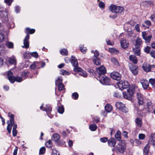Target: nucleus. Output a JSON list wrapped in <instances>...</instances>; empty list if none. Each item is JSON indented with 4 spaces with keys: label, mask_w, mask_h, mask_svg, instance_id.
I'll use <instances>...</instances> for the list:
<instances>
[{
    "label": "nucleus",
    "mask_w": 155,
    "mask_h": 155,
    "mask_svg": "<svg viewBox=\"0 0 155 155\" xmlns=\"http://www.w3.org/2000/svg\"><path fill=\"white\" fill-rule=\"evenodd\" d=\"M139 90L137 86L135 85H132V87L127 90V92L123 93V97L127 99H130L134 92L136 91V90Z\"/></svg>",
    "instance_id": "nucleus-1"
},
{
    "label": "nucleus",
    "mask_w": 155,
    "mask_h": 155,
    "mask_svg": "<svg viewBox=\"0 0 155 155\" xmlns=\"http://www.w3.org/2000/svg\"><path fill=\"white\" fill-rule=\"evenodd\" d=\"M110 10L112 12L116 13H120L123 11V8L120 6H118L114 5H111L109 7Z\"/></svg>",
    "instance_id": "nucleus-2"
},
{
    "label": "nucleus",
    "mask_w": 155,
    "mask_h": 155,
    "mask_svg": "<svg viewBox=\"0 0 155 155\" xmlns=\"http://www.w3.org/2000/svg\"><path fill=\"white\" fill-rule=\"evenodd\" d=\"M126 148V144L124 141H122L118 143L116 146L117 150L119 153H123L125 151Z\"/></svg>",
    "instance_id": "nucleus-3"
},
{
    "label": "nucleus",
    "mask_w": 155,
    "mask_h": 155,
    "mask_svg": "<svg viewBox=\"0 0 155 155\" xmlns=\"http://www.w3.org/2000/svg\"><path fill=\"white\" fill-rule=\"evenodd\" d=\"M115 106L119 110L124 113L128 112V109L125 105L121 102H117L116 103Z\"/></svg>",
    "instance_id": "nucleus-4"
},
{
    "label": "nucleus",
    "mask_w": 155,
    "mask_h": 155,
    "mask_svg": "<svg viewBox=\"0 0 155 155\" xmlns=\"http://www.w3.org/2000/svg\"><path fill=\"white\" fill-rule=\"evenodd\" d=\"M71 64L74 67V71H80L81 68L78 67V63L76 58L75 57L72 56L71 58Z\"/></svg>",
    "instance_id": "nucleus-5"
},
{
    "label": "nucleus",
    "mask_w": 155,
    "mask_h": 155,
    "mask_svg": "<svg viewBox=\"0 0 155 155\" xmlns=\"http://www.w3.org/2000/svg\"><path fill=\"white\" fill-rule=\"evenodd\" d=\"M117 84L119 87L122 88L123 89L127 88L129 85L127 81L124 80L120 81L118 82Z\"/></svg>",
    "instance_id": "nucleus-6"
},
{
    "label": "nucleus",
    "mask_w": 155,
    "mask_h": 155,
    "mask_svg": "<svg viewBox=\"0 0 155 155\" xmlns=\"http://www.w3.org/2000/svg\"><path fill=\"white\" fill-rule=\"evenodd\" d=\"M140 82L144 90H147L149 88V81L143 78L140 80Z\"/></svg>",
    "instance_id": "nucleus-7"
},
{
    "label": "nucleus",
    "mask_w": 155,
    "mask_h": 155,
    "mask_svg": "<svg viewBox=\"0 0 155 155\" xmlns=\"http://www.w3.org/2000/svg\"><path fill=\"white\" fill-rule=\"evenodd\" d=\"M155 67V66L154 65H150L147 63H144L142 66L143 70L147 72L150 71L151 68H154Z\"/></svg>",
    "instance_id": "nucleus-8"
},
{
    "label": "nucleus",
    "mask_w": 155,
    "mask_h": 155,
    "mask_svg": "<svg viewBox=\"0 0 155 155\" xmlns=\"http://www.w3.org/2000/svg\"><path fill=\"white\" fill-rule=\"evenodd\" d=\"M62 80L61 78H58L55 81L56 85H58V90L59 91H62L64 88V86L62 83Z\"/></svg>",
    "instance_id": "nucleus-9"
},
{
    "label": "nucleus",
    "mask_w": 155,
    "mask_h": 155,
    "mask_svg": "<svg viewBox=\"0 0 155 155\" xmlns=\"http://www.w3.org/2000/svg\"><path fill=\"white\" fill-rule=\"evenodd\" d=\"M130 70L131 71L133 74L134 75L137 74L138 73V68L137 66L130 64L129 65Z\"/></svg>",
    "instance_id": "nucleus-10"
},
{
    "label": "nucleus",
    "mask_w": 155,
    "mask_h": 155,
    "mask_svg": "<svg viewBox=\"0 0 155 155\" xmlns=\"http://www.w3.org/2000/svg\"><path fill=\"white\" fill-rule=\"evenodd\" d=\"M96 71L99 75L104 74L106 72V70L103 66H101L100 67L97 68H96Z\"/></svg>",
    "instance_id": "nucleus-11"
},
{
    "label": "nucleus",
    "mask_w": 155,
    "mask_h": 155,
    "mask_svg": "<svg viewBox=\"0 0 155 155\" xmlns=\"http://www.w3.org/2000/svg\"><path fill=\"white\" fill-rule=\"evenodd\" d=\"M29 38V35L28 34L27 35L25 38L24 40V45L22 46V47L23 48H28L29 47V43L28 41Z\"/></svg>",
    "instance_id": "nucleus-12"
},
{
    "label": "nucleus",
    "mask_w": 155,
    "mask_h": 155,
    "mask_svg": "<svg viewBox=\"0 0 155 155\" xmlns=\"http://www.w3.org/2000/svg\"><path fill=\"white\" fill-rule=\"evenodd\" d=\"M98 79L103 84L108 85L110 82L109 78H98Z\"/></svg>",
    "instance_id": "nucleus-13"
},
{
    "label": "nucleus",
    "mask_w": 155,
    "mask_h": 155,
    "mask_svg": "<svg viewBox=\"0 0 155 155\" xmlns=\"http://www.w3.org/2000/svg\"><path fill=\"white\" fill-rule=\"evenodd\" d=\"M120 44L121 47L125 49L128 47L129 43L126 40L123 39L120 41Z\"/></svg>",
    "instance_id": "nucleus-14"
},
{
    "label": "nucleus",
    "mask_w": 155,
    "mask_h": 155,
    "mask_svg": "<svg viewBox=\"0 0 155 155\" xmlns=\"http://www.w3.org/2000/svg\"><path fill=\"white\" fill-rule=\"evenodd\" d=\"M75 72H77V74L81 75L83 77H87V76L86 72L82 70L81 68L80 71H74Z\"/></svg>",
    "instance_id": "nucleus-15"
},
{
    "label": "nucleus",
    "mask_w": 155,
    "mask_h": 155,
    "mask_svg": "<svg viewBox=\"0 0 155 155\" xmlns=\"http://www.w3.org/2000/svg\"><path fill=\"white\" fill-rule=\"evenodd\" d=\"M11 69L8 71H6L4 73V75L6 76L8 78H16L14 75L13 73L11 71Z\"/></svg>",
    "instance_id": "nucleus-16"
},
{
    "label": "nucleus",
    "mask_w": 155,
    "mask_h": 155,
    "mask_svg": "<svg viewBox=\"0 0 155 155\" xmlns=\"http://www.w3.org/2000/svg\"><path fill=\"white\" fill-rule=\"evenodd\" d=\"M108 143L110 146L114 147L116 144V141L114 138H111L108 140Z\"/></svg>",
    "instance_id": "nucleus-17"
},
{
    "label": "nucleus",
    "mask_w": 155,
    "mask_h": 155,
    "mask_svg": "<svg viewBox=\"0 0 155 155\" xmlns=\"http://www.w3.org/2000/svg\"><path fill=\"white\" fill-rule=\"evenodd\" d=\"M130 60L134 64H136L137 62V60L136 57L134 55H131L129 56Z\"/></svg>",
    "instance_id": "nucleus-18"
},
{
    "label": "nucleus",
    "mask_w": 155,
    "mask_h": 155,
    "mask_svg": "<svg viewBox=\"0 0 155 155\" xmlns=\"http://www.w3.org/2000/svg\"><path fill=\"white\" fill-rule=\"evenodd\" d=\"M8 61L9 63L10 64H16V60L15 57L14 56L9 58Z\"/></svg>",
    "instance_id": "nucleus-19"
},
{
    "label": "nucleus",
    "mask_w": 155,
    "mask_h": 155,
    "mask_svg": "<svg viewBox=\"0 0 155 155\" xmlns=\"http://www.w3.org/2000/svg\"><path fill=\"white\" fill-rule=\"evenodd\" d=\"M150 147V146L149 143H147L144 147L143 150L144 155H147L148 154Z\"/></svg>",
    "instance_id": "nucleus-20"
},
{
    "label": "nucleus",
    "mask_w": 155,
    "mask_h": 155,
    "mask_svg": "<svg viewBox=\"0 0 155 155\" xmlns=\"http://www.w3.org/2000/svg\"><path fill=\"white\" fill-rule=\"evenodd\" d=\"M111 78H120L121 77L120 74L117 72L114 71L110 74Z\"/></svg>",
    "instance_id": "nucleus-21"
},
{
    "label": "nucleus",
    "mask_w": 155,
    "mask_h": 155,
    "mask_svg": "<svg viewBox=\"0 0 155 155\" xmlns=\"http://www.w3.org/2000/svg\"><path fill=\"white\" fill-rule=\"evenodd\" d=\"M60 136L58 134H55L53 135L52 140L54 141L57 143L59 140Z\"/></svg>",
    "instance_id": "nucleus-22"
},
{
    "label": "nucleus",
    "mask_w": 155,
    "mask_h": 155,
    "mask_svg": "<svg viewBox=\"0 0 155 155\" xmlns=\"http://www.w3.org/2000/svg\"><path fill=\"white\" fill-rule=\"evenodd\" d=\"M121 132L119 130H118L115 135L116 139L117 140L120 141L121 140Z\"/></svg>",
    "instance_id": "nucleus-23"
},
{
    "label": "nucleus",
    "mask_w": 155,
    "mask_h": 155,
    "mask_svg": "<svg viewBox=\"0 0 155 155\" xmlns=\"http://www.w3.org/2000/svg\"><path fill=\"white\" fill-rule=\"evenodd\" d=\"M133 51L137 55L140 56V52L139 47L136 46L135 48H133Z\"/></svg>",
    "instance_id": "nucleus-24"
},
{
    "label": "nucleus",
    "mask_w": 155,
    "mask_h": 155,
    "mask_svg": "<svg viewBox=\"0 0 155 155\" xmlns=\"http://www.w3.org/2000/svg\"><path fill=\"white\" fill-rule=\"evenodd\" d=\"M9 81L11 83H14L15 81L20 82L22 81V78H8Z\"/></svg>",
    "instance_id": "nucleus-25"
},
{
    "label": "nucleus",
    "mask_w": 155,
    "mask_h": 155,
    "mask_svg": "<svg viewBox=\"0 0 155 155\" xmlns=\"http://www.w3.org/2000/svg\"><path fill=\"white\" fill-rule=\"evenodd\" d=\"M93 61L94 63L97 65H99L101 64V60L97 57L93 58Z\"/></svg>",
    "instance_id": "nucleus-26"
},
{
    "label": "nucleus",
    "mask_w": 155,
    "mask_h": 155,
    "mask_svg": "<svg viewBox=\"0 0 155 155\" xmlns=\"http://www.w3.org/2000/svg\"><path fill=\"white\" fill-rule=\"evenodd\" d=\"M38 64H36V67L38 68H43L45 66V62H37Z\"/></svg>",
    "instance_id": "nucleus-27"
},
{
    "label": "nucleus",
    "mask_w": 155,
    "mask_h": 155,
    "mask_svg": "<svg viewBox=\"0 0 155 155\" xmlns=\"http://www.w3.org/2000/svg\"><path fill=\"white\" fill-rule=\"evenodd\" d=\"M109 51L110 53L113 54H117L119 53L118 51L115 48H110Z\"/></svg>",
    "instance_id": "nucleus-28"
},
{
    "label": "nucleus",
    "mask_w": 155,
    "mask_h": 155,
    "mask_svg": "<svg viewBox=\"0 0 155 155\" xmlns=\"http://www.w3.org/2000/svg\"><path fill=\"white\" fill-rule=\"evenodd\" d=\"M135 122L138 127H141L142 124V120L141 119L139 118H136L135 120Z\"/></svg>",
    "instance_id": "nucleus-29"
},
{
    "label": "nucleus",
    "mask_w": 155,
    "mask_h": 155,
    "mask_svg": "<svg viewBox=\"0 0 155 155\" xmlns=\"http://www.w3.org/2000/svg\"><path fill=\"white\" fill-rule=\"evenodd\" d=\"M105 109L106 111L108 112H110L112 110V107L110 105L107 104L105 106Z\"/></svg>",
    "instance_id": "nucleus-30"
},
{
    "label": "nucleus",
    "mask_w": 155,
    "mask_h": 155,
    "mask_svg": "<svg viewBox=\"0 0 155 155\" xmlns=\"http://www.w3.org/2000/svg\"><path fill=\"white\" fill-rule=\"evenodd\" d=\"M13 124H14V123H12L11 122H10V123H9L8 124L7 130L9 134L11 133L12 127L13 126Z\"/></svg>",
    "instance_id": "nucleus-31"
},
{
    "label": "nucleus",
    "mask_w": 155,
    "mask_h": 155,
    "mask_svg": "<svg viewBox=\"0 0 155 155\" xmlns=\"http://www.w3.org/2000/svg\"><path fill=\"white\" fill-rule=\"evenodd\" d=\"M71 74V72L65 70H61L60 71V74L63 75H68Z\"/></svg>",
    "instance_id": "nucleus-32"
},
{
    "label": "nucleus",
    "mask_w": 155,
    "mask_h": 155,
    "mask_svg": "<svg viewBox=\"0 0 155 155\" xmlns=\"http://www.w3.org/2000/svg\"><path fill=\"white\" fill-rule=\"evenodd\" d=\"M60 54L63 55H67L68 54V51L67 49H61L60 50Z\"/></svg>",
    "instance_id": "nucleus-33"
},
{
    "label": "nucleus",
    "mask_w": 155,
    "mask_h": 155,
    "mask_svg": "<svg viewBox=\"0 0 155 155\" xmlns=\"http://www.w3.org/2000/svg\"><path fill=\"white\" fill-rule=\"evenodd\" d=\"M5 45L6 46L9 48H13V44L11 42L7 41L6 42Z\"/></svg>",
    "instance_id": "nucleus-34"
},
{
    "label": "nucleus",
    "mask_w": 155,
    "mask_h": 155,
    "mask_svg": "<svg viewBox=\"0 0 155 155\" xmlns=\"http://www.w3.org/2000/svg\"><path fill=\"white\" fill-rule=\"evenodd\" d=\"M35 30L34 29H31L29 28H26L25 32L26 33H29L30 34H32L35 32Z\"/></svg>",
    "instance_id": "nucleus-35"
},
{
    "label": "nucleus",
    "mask_w": 155,
    "mask_h": 155,
    "mask_svg": "<svg viewBox=\"0 0 155 155\" xmlns=\"http://www.w3.org/2000/svg\"><path fill=\"white\" fill-rule=\"evenodd\" d=\"M149 83L153 87L155 88V79L151 78L149 80Z\"/></svg>",
    "instance_id": "nucleus-36"
},
{
    "label": "nucleus",
    "mask_w": 155,
    "mask_h": 155,
    "mask_svg": "<svg viewBox=\"0 0 155 155\" xmlns=\"http://www.w3.org/2000/svg\"><path fill=\"white\" fill-rule=\"evenodd\" d=\"M90 129L92 131L95 130L97 128V126L95 124H91L89 126Z\"/></svg>",
    "instance_id": "nucleus-37"
},
{
    "label": "nucleus",
    "mask_w": 155,
    "mask_h": 155,
    "mask_svg": "<svg viewBox=\"0 0 155 155\" xmlns=\"http://www.w3.org/2000/svg\"><path fill=\"white\" fill-rule=\"evenodd\" d=\"M141 43L142 40L141 39L139 38H138L136 41V46L139 47Z\"/></svg>",
    "instance_id": "nucleus-38"
},
{
    "label": "nucleus",
    "mask_w": 155,
    "mask_h": 155,
    "mask_svg": "<svg viewBox=\"0 0 155 155\" xmlns=\"http://www.w3.org/2000/svg\"><path fill=\"white\" fill-rule=\"evenodd\" d=\"M110 61L115 65H117L119 64L118 60L115 58H112L110 59Z\"/></svg>",
    "instance_id": "nucleus-39"
},
{
    "label": "nucleus",
    "mask_w": 155,
    "mask_h": 155,
    "mask_svg": "<svg viewBox=\"0 0 155 155\" xmlns=\"http://www.w3.org/2000/svg\"><path fill=\"white\" fill-rule=\"evenodd\" d=\"M152 37V36L151 35H149L145 38L144 39L145 40L146 43H149L150 42Z\"/></svg>",
    "instance_id": "nucleus-40"
},
{
    "label": "nucleus",
    "mask_w": 155,
    "mask_h": 155,
    "mask_svg": "<svg viewBox=\"0 0 155 155\" xmlns=\"http://www.w3.org/2000/svg\"><path fill=\"white\" fill-rule=\"evenodd\" d=\"M58 112L60 114H63L64 111V109L63 106H61L58 107Z\"/></svg>",
    "instance_id": "nucleus-41"
},
{
    "label": "nucleus",
    "mask_w": 155,
    "mask_h": 155,
    "mask_svg": "<svg viewBox=\"0 0 155 155\" xmlns=\"http://www.w3.org/2000/svg\"><path fill=\"white\" fill-rule=\"evenodd\" d=\"M8 116L11 118L10 122H11L12 123H13L14 122V115L9 113L8 114Z\"/></svg>",
    "instance_id": "nucleus-42"
},
{
    "label": "nucleus",
    "mask_w": 155,
    "mask_h": 155,
    "mask_svg": "<svg viewBox=\"0 0 155 155\" xmlns=\"http://www.w3.org/2000/svg\"><path fill=\"white\" fill-rule=\"evenodd\" d=\"M120 92H116L114 93V96L115 97H117V98H120L121 97V94L122 92L120 91Z\"/></svg>",
    "instance_id": "nucleus-43"
},
{
    "label": "nucleus",
    "mask_w": 155,
    "mask_h": 155,
    "mask_svg": "<svg viewBox=\"0 0 155 155\" xmlns=\"http://www.w3.org/2000/svg\"><path fill=\"white\" fill-rule=\"evenodd\" d=\"M52 142L49 140L46 143V146L47 147L50 148L52 146Z\"/></svg>",
    "instance_id": "nucleus-44"
},
{
    "label": "nucleus",
    "mask_w": 155,
    "mask_h": 155,
    "mask_svg": "<svg viewBox=\"0 0 155 155\" xmlns=\"http://www.w3.org/2000/svg\"><path fill=\"white\" fill-rule=\"evenodd\" d=\"M80 48L81 52L84 53H85L87 50L86 48L83 47V46L82 45L80 46Z\"/></svg>",
    "instance_id": "nucleus-45"
},
{
    "label": "nucleus",
    "mask_w": 155,
    "mask_h": 155,
    "mask_svg": "<svg viewBox=\"0 0 155 155\" xmlns=\"http://www.w3.org/2000/svg\"><path fill=\"white\" fill-rule=\"evenodd\" d=\"M72 98L74 100L78 99V94L77 92H74L72 94Z\"/></svg>",
    "instance_id": "nucleus-46"
},
{
    "label": "nucleus",
    "mask_w": 155,
    "mask_h": 155,
    "mask_svg": "<svg viewBox=\"0 0 155 155\" xmlns=\"http://www.w3.org/2000/svg\"><path fill=\"white\" fill-rule=\"evenodd\" d=\"M31 55L35 58H37L38 57V55L36 52H34L31 53H29Z\"/></svg>",
    "instance_id": "nucleus-47"
},
{
    "label": "nucleus",
    "mask_w": 155,
    "mask_h": 155,
    "mask_svg": "<svg viewBox=\"0 0 155 155\" xmlns=\"http://www.w3.org/2000/svg\"><path fill=\"white\" fill-rule=\"evenodd\" d=\"M38 64L37 61H35L33 62V64L31 65L30 68L32 69H34L35 68H37L36 64Z\"/></svg>",
    "instance_id": "nucleus-48"
},
{
    "label": "nucleus",
    "mask_w": 155,
    "mask_h": 155,
    "mask_svg": "<svg viewBox=\"0 0 155 155\" xmlns=\"http://www.w3.org/2000/svg\"><path fill=\"white\" fill-rule=\"evenodd\" d=\"M45 151V148L44 147H41L39 150V154H43Z\"/></svg>",
    "instance_id": "nucleus-49"
},
{
    "label": "nucleus",
    "mask_w": 155,
    "mask_h": 155,
    "mask_svg": "<svg viewBox=\"0 0 155 155\" xmlns=\"http://www.w3.org/2000/svg\"><path fill=\"white\" fill-rule=\"evenodd\" d=\"M29 73L28 71L23 72L21 73V75L22 77H29Z\"/></svg>",
    "instance_id": "nucleus-50"
},
{
    "label": "nucleus",
    "mask_w": 155,
    "mask_h": 155,
    "mask_svg": "<svg viewBox=\"0 0 155 155\" xmlns=\"http://www.w3.org/2000/svg\"><path fill=\"white\" fill-rule=\"evenodd\" d=\"M52 107H46L44 108L43 111H46L47 112H50L51 111Z\"/></svg>",
    "instance_id": "nucleus-51"
},
{
    "label": "nucleus",
    "mask_w": 155,
    "mask_h": 155,
    "mask_svg": "<svg viewBox=\"0 0 155 155\" xmlns=\"http://www.w3.org/2000/svg\"><path fill=\"white\" fill-rule=\"evenodd\" d=\"M91 53H94V56L93 58L97 57L99 55V52H98L97 51L95 50V51H94L93 50H92L91 51Z\"/></svg>",
    "instance_id": "nucleus-52"
},
{
    "label": "nucleus",
    "mask_w": 155,
    "mask_h": 155,
    "mask_svg": "<svg viewBox=\"0 0 155 155\" xmlns=\"http://www.w3.org/2000/svg\"><path fill=\"white\" fill-rule=\"evenodd\" d=\"M100 141L103 143H105L108 140V138L107 137L101 138L100 139Z\"/></svg>",
    "instance_id": "nucleus-53"
},
{
    "label": "nucleus",
    "mask_w": 155,
    "mask_h": 155,
    "mask_svg": "<svg viewBox=\"0 0 155 155\" xmlns=\"http://www.w3.org/2000/svg\"><path fill=\"white\" fill-rule=\"evenodd\" d=\"M60 146H62L65 143V142L63 140H59L57 143Z\"/></svg>",
    "instance_id": "nucleus-54"
},
{
    "label": "nucleus",
    "mask_w": 155,
    "mask_h": 155,
    "mask_svg": "<svg viewBox=\"0 0 155 155\" xmlns=\"http://www.w3.org/2000/svg\"><path fill=\"white\" fill-rule=\"evenodd\" d=\"M145 135L144 134H139L138 137L140 139V140H143L145 138Z\"/></svg>",
    "instance_id": "nucleus-55"
},
{
    "label": "nucleus",
    "mask_w": 155,
    "mask_h": 155,
    "mask_svg": "<svg viewBox=\"0 0 155 155\" xmlns=\"http://www.w3.org/2000/svg\"><path fill=\"white\" fill-rule=\"evenodd\" d=\"M104 6L105 5L104 2L102 1H101L99 2V6L100 8H104Z\"/></svg>",
    "instance_id": "nucleus-56"
},
{
    "label": "nucleus",
    "mask_w": 155,
    "mask_h": 155,
    "mask_svg": "<svg viewBox=\"0 0 155 155\" xmlns=\"http://www.w3.org/2000/svg\"><path fill=\"white\" fill-rule=\"evenodd\" d=\"M106 42L108 45H114V43L113 41H111L109 40L106 39Z\"/></svg>",
    "instance_id": "nucleus-57"
},
{
    "label": "nucleus",
    "mask_w": 155,
    "mask_h": 155,
    "mask_svg": "<svg viewBox=\"0 0 155 155\" xmlns=\"http://www.w3.org/2000/svg\"><path fill=\"white\" fill-rule=\"evenodd\" d=\"M4 35L0 33V42H2L4 41Z\"/></svg>",
    "instance_id": "nucleus-58"
},
{
    "label": "nucleus",
    "mask_w": 155,
    "mask_h": 155,
    "mask_svg": "<svg viewBox=\"0 0 155 155\" xmlns=\"http://www.w3.org/2000/svg\"><path fill=\"white\" fill-rule=\"evenodd\" d=\"M138 100V103L140 105H142L143 104V98H140L137 99Z\"/></svg>",
    "instance_id": "nucleus-59"
},
{
    "label": "nucleus",
    "mask_w": 155,
    "mask_h": 155,
    "mask_svg": "<svg viewBox=\"0 0 155 155\" xmlns=\"http://www.w3.org/2000/svg\"><path fill=\"white\" fill-rule=\"evenodd\" d=\"M150 47L149 46H147L144 49V51L147 53H148L150 52Z\"/></svg>",
    "instance_id": "nucleus-60"
},
{
    "label": "nucleus",
    "mask_w": 155,
    "mask_h": 155,
    "mask_svg": "<svg viewBox=\"0 0 155 155\" xmlns=\"http://www.w3.org/2000/svg\"><path fill=\"white\" fill-rule=\"evenodd\" d=\"M5 2L8 5H11L12 2V0H5Z\"/></svg>",
    "instance_id": "nucleus-61"
},
{
    "label": "nucleus",
    "mask_w": 155,
    "mask_h": 155,
    "mask_svg": "<svg viewBox=\"0 0 155 155\" xmlns=\"http://www.w3.org/2000/svg\"><path fill=\"white\" fill-rule=\"evenodd\" d=\"M135 28L137 32L140 31L139 28V25L138 24H137L135 25Z\"/></svg>",
    "instance_id": "nucleus-62"
},
{
    "label": "nucleus",
    "mask_w": 155,
    "mask_h": 155,
    "mask_svg": "<svg viewBox=\"0 0 155 155\" xmlns=\"http://www.w3.org/2000/svg\"><path fill=\"white\" fill-rule=\"evenodd\" d=\"M147 108L149 112L153 110V107L151 105H150V106H149L148 105Z\"/></svg>",
    "instance_id": "nucleus-63"
},
{
    "label": "nucleus",
    "mask_w": 155,
    "mask_h": 155,
    "mask_svg": "<svg viewBox=\"0 0 155 155\" xmlns=\"http://www.w3.org/2000/svg\"><path fill=\"white\" fill-rule=\"evenodd\" d=\"M151 143H152L153 145L155 147V138L152 137V138L151 140Z\"/></svg>",
    "instance_id": "nucleus-64"
}]
</instances>
